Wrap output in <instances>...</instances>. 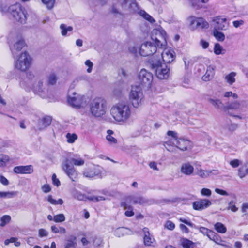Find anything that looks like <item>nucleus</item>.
<instances>
[{
  "instance_id": "nucleus-1",
  "label": "nucleus",
  "mask_w": 248,
  "mask_h": 248,
  "mask_svg": "<svg viewBox=\"0 0 248 248\" xmlns=\"http://www.w3.org/2000/svg\"><path fill=\"white\" fill-rule=\"evenodd\" d=\"M167 33L163 29H155L153 31L152 39L154 43L146 41L142 43L139 49L140 55L147 57L155 54L157 48H163L167 45Z\"/></svg>"
},
{
  "instance_id": "nucleus-2",
  "label": "nucleus",
  "mask_w": 248,
  "mask_h": 248,
  "mask_svg": "<svg viewBox=\"0 0 248 248\" xmlns=\"http://www.w3.org/2000/svg\"><path fill=\"white\" fill-rule=\"evenodd\" d=\"M10 19L21 24L26 23L28 14L26 10L20 4L16 3L10 6L7 10Z\"/></svg>"
},
{
  "instance_id": "nucleus-3",
  "label": "nucleus",
  "mask_w": 248,
  "mask_h": 248,
  "mask_svg": "<svg viewBox=\"0 0 248 248\" xmlns=\"http://www.w3.org/2000/svg\"><path fill=\"white\" fill-rule=\"evenodd\" d=\"M110 113L118 122H124L130 117L131 111L129 106L124 103H119L112 107Z\"/></svg>"
},
{
  "instance_id": "nucleus-4",
  "label": "nucleus",
  "mask_w": 248,
  "mask_h": 248,
  "mask_svg": "<svg viewBox=\"0 0 248 248\" xmlns=\"http://www.w3.org/2000/svg\"><path fill=\"white\" fill-rule=\"evenodd\" d=\"M90 109L91 114L94 117H101L106 112L107 102L103 98L96 97L90 103Z\"/></svg>"
},
{
  "instance_id": "nucleus-5",
  "label": "nucleus",
  "mask_w": 248,
  "mask_h": 248,
  "mask_svg": "<svg viewBox=\"0 0 248 248\" xmlns=\"http://www.w3.org/2000/svg\"><path fill=\"white\" fill-rule=\"evenodd\" d=\"M143 93L140 85L132 86L129 98L133 106L138 108L141 103Z\"/></svg>"
},
{
  "instance_id": "nucleus-6",
  "label": "nucleus",
  "mask_w": 248,
  "mask_h": 248,
  "mask_svg": "<svg viewBox=\"0 0 248 248\" xmlns=\"http://www.w3.org/2000/svg\"><path fill=\"white\" fill-rule=\"evenodd\" d=\"M31 58L27 52L22 53L15 62L16 69L25 71L28 69L31 64Z\"/></svg>"
},
{
  "instance_id": "nucleus-7",
  "label": "nucleus",
  "mask_w": 248,
  "mask_h": 248,
  "mask_svg": "<svg viewBox=\"0 0 248 248\" xmlns=\"http://www.w3.org/2000/svg\"><path fill=\"white\" fill-rule=\"evenodd\" d=\"M138 79L140 85L150 88L153 82V75L152 73L142 69L139 74Z\"/></svg>"
},
{
  "instance_id": "nucleus-8",
  "label": "nucleus",
  "mask_w": 248,
  "mask_h": 248,
  "mask_svg": "<svg viewBox=\"0 0 248 248\" xmlns=\"http://www.w3.org/2000/svg\"><path fill=\"white\" fill-rule=\"evenodd\" d=\"M190 26L193 30L208 29L209 23L202 17L191 16L189 17Z\"/></svg>"
},
{
  "instance_id": "nucleus-9",
  "label": "nucleus",
  "mask_w": 248,
  "mask_h": 248,
  "mask_svg": "<svg viewBox=\"0 0 248 248\" xmlns=\"http://www.w3.org/2000/svg\"><path fill=\"white\" fill-rule=\"evenodd\" d=\"M62 167L64 172L72 181H75L78 177V173L69 159H66L62 164Z\"/></svg>"
},
{
  "instance_id": "nucleus-10",
  "label": "nucleus",
  "mask_w": 248,
  "mask_h": 248,
  "mask_svg": "<svg viewBox=\"0 0 248 248\" xmlns=\"http://www.w3.org/2000/svg\"><path fill=\"white\" fill-rule=\"evenodd\" d=\"M33 91L35 94L43 98L46 97L48 95V90L46 88V85L44 86L43 82L41 80H39L33 85Z\"/></svg>"
},
{
  "instance_id": "nucleus-11",
  "label": "nucleus",
  "mask_w": 248,
  "mask_h": 248,
  "mask_svg": "<svg viewBox=\"0 0 248 248\" xmlns=\"http://www.w3.org/2000/svg\"><path fill=\"white\" fill-rule=\"evenodd\" d=\"M83 175L88 178H93L97 176L102 178L101 170L98 166H93L86 169L83 172Z\"/></svg>"
},
{
  "instance_id": "nucleus-12",
  "label": "nucleus",
  "mask_w": 248,
  "mask_h": 248,
  "mask_svg": "<svg viewBox=\"0 0 248 248\" xmlns=\"http://www.w3.org/2000/svg\"><path fill=\"white\" fill-rule=\"evenodd\" d=\"M72 95H68L67 101L72 107L80 108L82 104V97L77 94L76 92L72 93Z\"/></svg>"
},
{
  "instance_id": "nucleus-13",
  "label": "nucleus",
  "mask_w": 248,
  "mask_h": 248,
  "mask_svg": "<svg viewBox=\"0 0 248 248\" xmlns=\"http://www.w3.org/2000/svg\"><path fill=\"white\" fill-rule=\"evenodd\" d=\"M211 205V202L209 200L203 199H200L193 203V208L196 210H202L207 208Z\"/></svg>"
},
{
  "instance_id": "nucleus-14",
  "label": "nucleus",
  "mask_w": 248,
  "mask_h": 248,
  "mask_svg": "<svg viewBox=\"0 0 248 248\" xmlns=\"http://www.w3.org/2000/svg\"><path fill=\"white\" fill-rule=\"evenodd\" d=\"M170 69L165 64L155 69V74L157 77L160 79H167L169 76Z\"/></svg>"
},
{
  "instance_id": "nucleus-15",
  "label": "nucleus",
  "mask_w": 248,
  "mask_h": 248,
  "mask_svg": "<svg viewBox=\"0 0 248 248\" xmlns=\"http://www.w3.org/2000/svg\"><path fill=\"white\" fill-rule=\"evenodd\" d=\"M13 171L16 174H31L33 172L32 165L18 166L15 167Z\"/></svg>"
},
{
  "instance_id": "nucleus-16",
  "label": "nucleus",
  "mask_w": 248,
  "mask_h": 248,
  "mask_svg": "<svg viewBox=\"0 0 248 248\" xmlns=\"http://www.w3.org/2000/svg\"><path fill=\"white\" fill-rule=\"evenodd\" d=\"M214 21L216 22L214 30H226L227 29L228 24L227 22L226 18H222L220 16L216 17Z\"/></svg>"
},
{
  "instance_id": "nucleus-17",
  "label": "nucleus",
  "mask_w": 248,
  "mask_h": 248,
  "mask_svg": "<svg viewBox=\"0 0 248 248\" xmlns=\"http://www.w3.org/2000/svg\"><path fill=\"white\" fill-rule=\"evenodd\" d=\"M161 59L164 62L170 63L175 58V52L173 50H165L161 53Z\"/></svg>"
},
{
  "instance_id": "nucleus-18",
  "label": "nucleus",
  "mask_w": 248,
  "mask_h": 248,
  "mask_svg": "<svg viewBox=\"0 0 248 248\" xmlns=\"http://www.w3.org/2000/svg\"><path fill=\"white\" fill-rule=\"evenodd\" d=\"M126 201L134 204H139L140 205H142L147 202V200L141 196H128L126 197Z\"/></svg>"
},
{
  "instance_id": "nucleus-19",
  "label": "nucleus",
  "mask_w": 248,
  "mask_h": 248,
  "mask_svg": "<svg viewBox=\"0 0 248 248\" xmlns=\"http://www.w3.org/2000/svg\"><path fill=\"white\" fill-rule=\"evenodd\" d=\"M144 232L143 242L145 246H150L154 241V239L152 235H150L149 229L147 228L143 229Z\"/></svg>"
},
{
  "instance_id": "nucleus-20",
  "label": "nucleus",
  "mask_w": 248,
  "mask_h": 248,
  "mask_svg": "<svg viewBox=\"0 0 248 248\" xmlns=\"http://www.w3.org/2000/svg\"><path fill=\"white\" fill-rule=\"evenodd\" d=\"M193 167L189 163H184L181 166V172L186 175H190L193 172Z\"/></svg>"
},
{
  "instance_id": "nucleus-21",
  "label": "nucleus",
  "mask_w": 248,
  "mask_h": 248,
  "mask_svg": "<svg viewBox=\"0 0 248 248\" xmlns=\"http://www.w3.org/2000/svg\"><path fill=\"white\" fill-rule=\"evenodd\" d=\"M189 140L179 138L176 140V146L182 151H186L187 150V146L189 145Z\"/></svg>"
},
{
  "instance_id": "nucleus-22",
  "label": "nucleus",
  "mask_w": 248,
  "mask_h": 248,
  "mask_svg": "<svg viewBox=\"0 0 248 248\" xmlns=\"http://www.w3.org/2000/svg\"><path fill=\"white\" fill-rule=\"evenodd\" d=\"M161 56H159L156 58L153 57L149 60V62L152 69L155 70L163 65L161 64Z\"/></svg>"
},
{
  "instance_id": "nucleus-23",
  "label": "nucleus",
  "mask_w": 248,
  "mask_h": 248,
  "mask_svg": "<svg viewBox=\"0 0 248 248\" xmlns=\"http://www.w3.org/2000/svg\"><path fill=\"white\" fill-rule=\"evenodd\" d=\"M240 103L237 101H235L232 102H227L225 105L224 108V111H227L230 109L236 110L240 108Z\"/></svg>"
},
{
  "instance_id": "nucleus-24",
  "label": "nucleus",
  "mask_w": 248,
  "mask_h": 248,
  "mask_svg": "<svg viewBox=\"0 0 248 248\" xmlns=\"http://www.w3.org/2000/svg\"><path fill=\"white\" fill-rule=\"evenodd\" d=\"M25 41L23 39H20L17 41L14 45L13 47H11L10 49L13 55L16 53V51H20L25 46Z\"/></svg>"
},
{
  "instance_id": "nucleus-25",
  "label": "nucleus",
  "mask_w": 248,
  "mask_h": 248,
  "mask_svg": "<svg viewBox=\"0 0 248 248\" xmlns=\"http://www.w3.org/2000/svg\"><path fill=\"white\" fill-rule=\"evenodd\" d=\"M214 69L213 67L211 66L207 67L206 73L202 77V79L205 81H210L214 74Z\"/></svg>"
},
{
  "instance_id": "nucleus-26",
  "label": "nucleus",
  "mask_w": 248,
  "mask_h": 248,
  "mask_svg": "<svg viewBox=\"0 0 248 248\" xmlns=\"http://www.w3.org/2000/svg\"><path fill=\"white\" fill-rule=\"evenodd\" d=\"M180 242L184 248H194L195 247V243L186 238H181Z\"/></svg>"
},
{
  "instance_id": "nucleus-27",
  "label": "nucleus",
  "mask_w": 248,
  "mask_h": 248,
  "mask_svg": "<svg viewBox=\"0 0 248 248\" xmlns=\"http://www.w3.org/2000/svg\"><path fill=\"white\" fill-rule=\"evenodd\" d=\"M211 240L217 244L221 245L223 241L219 235L212 231L208 237Z\"/></svg>"
},
{
  "instance_id": "nucleus-28",
  "label": "nucleus",
  "mask_w": 248,
  "mask_h": 248,
  "mask_svg": "<svg viewBox=\"0 0 248 248\" xmlns=\"http://www.w3.org/2000/svg\"><path fill=\"white\" fill-rule=\"evenodd\" d=\"M209 102L212 104L215 108L220 109L224 111L225 105L219 99H209Z\"/></svg>"
},
{
  "instance_id": "nucleus-29",
  "label": "nucleus",
  "mask_w": 248,
  "mask_h": 248,
  "mask_svg": "<svg viewBox=\"0 0 248 248\" xmlns=\"http://www.w3.org/2000/svg\"><path fill=\"white\" fill-rule=\"evenodd\" d=\"M76 237L74 235H71L70 238L66 241V243L64 245V248H75L77 245L76 242Z\"/></svg>"
},
{
  "instance_id": "nucleus-30",
  "label": "nucleus",
  "mask_w": 248,
  "mask_h": 248,
  "mask_svg": "<svg viewBox=\"0 0 248 248\" xmlns=\"http://www.w3.org/2000/svg\"><path fill=\"white\" fill-rule=\"evenodd\" d=\"M17 191H0V198H12L17 195Z\"/></svg>"
},
{
  "instance_id": "nucleus-31",
  "label": "nucleus",
  "mask_w": 248,
  "mask_h": 248,
  "mask_svg": "<svg viewBox=\"0 0 248 248\" xmlns=\"http://www.w3.org/2000/svg\"><path fill=\"white\" fill-rule=\"evenodd\" d=\"M214 229L218 232L225 233L227 232V228L221 222H217L214 224Z\"/></svg>"
},
{
  "instance_id": "nucleus-32",
  "label": "nucleus",
  "mask_w": 248,
  "mask_h": 248,
  "mask_svg": "<svg viewBox=\"0 0 248 248\" xmlns=\"http://www.w3.org/2000/svg\"><path fill=\"white\" fill-rule=\"evenodd\" d=\"M213 35L218 41L222 42L225 40V36L224 34L218 31V30H213Z\"/></svg>"
},
{
  "instance_id": "nucleus-33",
  "label": "nucleus",
  "mask_w": 248,
  "mask_h": 248,
  "mask_svg": "<svg viewBox=\"0 0 248 248\" xmlns=\"http://www.w3.org/2000/svg\"><path fill=\"white\" fill-rule=\"evenodd\" d=\"M214 52L216 55L224 54L225 50L219 43H216L214 45Z\"/></svg>"
},
{
  "instance_id": "nucleus-34",
  "label": "nucleus",
  "mask_w": 248,
  "mask_h": 248,
  "mask_svg": "<svg viewBox=\"0 0 248 248\" xmlns=\"http://www.w3.org/2000/svg\"><path fill=\"white\" fill-rule=\"evenodd\" d=\"M139 14L141 16L150 22L154 23L155 22L154 19L150 15L147 14L145 11L140 10L139 12Z\"/></svg>"
},
{
  "instance_id": "nucleus-35",
  "label": "nucleus",
  "mask_w": 248,
  "mask_h": 248,
  "mask_svg": "<svg viewBox=\"0 0 248 248\" xmlns=\"http://www.w3.org/2000/svg\"><path fill=\"white\" fill-rule=\"evenodd\" d=\"M9 160L10 157L8 155L4 154H0V167H5Z\"/></svg>"
},
{
  "instance_id": "nucleus-36",
  "label": "nucleus",
  "mask_w": 248,
  "mask_h": 248,
  "mask_svg": "<svg viewBox=\"0 0 248 248\" xmlns=\"http://www.w3.org/2000/svg\"><path fill=\"white\" fill-rule=\"evenodd\" d=\"M42 124H43L44 127H39V129L40 130H41L44 128H46V127H47L48 126H49L51 123L52 118L50 116H45L42 119Z\"/></svg>"
},
{
  "instance_id": "nucleus-37",
  "label": "nucleus",
  "mask_w": 248,
  "mask_h": 248,
  "mask_svg": "<svg viewBox=\"0 0 248 248\" xmlns=\"http://www.w3.org/2000/svg\"><path fill=\"white\" fill-rule=\"evenodd\" d=\"M236 75V73L232 72L225 77V79L228 83L232 85L235 81L234 77Z\"/></svg>"
},
{
  "instance_id": "nucleus-38",
  "label": "nucleus",
  "mask_w": 248,
  "mask_h": 248,
  "mask_svg": "<svg viewBox=\"0 0 248 248\" xmlns=\"http://www.w3.org/2000/svg\"><path fill=\"white\" fill-rule=\"evenodd\" d=\"M213 170H204L202 169L198 170L197 174L202 178L207 177L212 172Z\"/></svg>"
},
{
  "instance_id": "nucleus-39",
  "label": "nucleus",
  "mask_w": 248,
  "mask_h": 248,
  "mask_svg": "<svg viewBox=\"0 0 248 248\" xmlns=\"http://www.w3.org/2000/svg\"><path fill=\"white\" fill-rule=\"evenodd\" d=\"M11 217L9 215H4L0 218V226L4 227L11 220Z\"/></svg>"
},
{
  "instance_id": "nucleus-40",
  "label": "nucleus",
  "mask_w": 248,
  "mask_h": 248,
  "mask_svg": "<svg viewBox=\"0 0 248 248\" xmlns=\"http://www.w3.org/2000/svg\"><path fill=\"white\" fill-rule=\"evenodd\" d=\"M71 161V164L73 163L75 166H82L84 164V160L81 158H72L69 159Z\"/></svg>"
},
{
  "instance_id": "nucleus-41",
  "label": "nucleus",
  "mask_w": 248,
  "mask_h": 248,
  "mask_svg": "<svg viewBox=\"0 0 248 248\" xmlns=\"http://www.w3.org/2000/svg\"><path fill=\"white\" fill-rule=\"evenodd\" d=\"M86 199H88L90 201H93L94 202H97L100 201H103L105 200V198L103 196H86Z\"/></svg>"
},
{
  "instance_id": "nucleus-42",
  "label": "nucleus",
  "mask_w": 248,
  "mask_h": 248,
  "mask_svg": "<svg viewBox=\"0 0 248 248\" xmlns=\"http://www.w3.org/2000/svg\"><path fill=\"white\" fill-rule=\"evenodd\" d=\"M66 137L67 142L70 143L74 142L75 140L78 138V136L76 134H70L69 133L66 134Z\"/></svg>"
},
{
  "instance_id": "nucleus-43",
  "label": "nucleus",
  "mask_w": 248,
  "mask_h": 248,
  "mask_svg": "<svg viewBox=\"0 0 248 248\" xmlns=\"http://www.w3.org/2000/svg\"><path fill=\"white\" fill-rule=\"evenodd\" d=\"M57 77L54 74H51L48 77V84L53 85L57 81Z\"/></svg>"
},
{
  "instance_id": "nucleus-44",
  "label": "nucleus",
  "mask_w": 248,
  "mask_h": 248,
  "mask_svg": "<svg viewBox=\"0 0 248 248\" xmlns=\"http://www.w3.org/2000/svg\"><path fill=\"white\" fill-rule=\"evenodd\" d=\"M43 3L46 5L48 9L53 8L55 0H41Z\"/></svg>"
},
{
  "instance_id": "nucleus-45",
  "label": "nucleus",
  "mask_w": 248,
  "mask_h": 248,
  "mask_svg": "<svg viewBox=\"0 0 248 248\" xmlns=\"http://www.w3.org/2000/svg\"><path fill=\"white\" fill-rule=\"evenodd\" d=\"M65 220V217L63 214H60L54 216V221L55 222H62Z\"/></svg>"
},
{
  "instance_id": "nucleus-46",
  "label": "nucleus",
  "mask_w": 248,
  "mask_h": 248,
  "mask_svg": "<svg viewBox=\"0 0 248 248\" xmlns=\"http://www.w3.org/2000/svg\"><path fill=\"white\" fill-rule=\"evenodd\" d=\"M200 232L202 233L203 234L206 235L207 237L209 235V234L211 233L212 230H209L204 227H200L199 228Z\"/></svg>"
},
{
  "instance_id": "nucleus-47",
  "label": "nucleus",
  "mask_w": 248,
  "mask_h": 248,
  "mask_svg": "<svg viewBox=\"0 0 248 248\" xmlns=\"http://www.w3.org/2000/svg\"><path fill=\"white\" fill-rule=\"evenodd\" d=\"M201 194L202 196L209 197L211 195V191L208 188H202L201 191Z\"/></svg>"
},
{
  "instance_id": "nucleus-48",
  "label": "nucleus",
  "mask_w": 248,
  "mask_h": 248,
  "mask_svg": "<svg viewBox=\"0 0 248 248\" xmlns=\"http://www.w3.org/2000/svg\"><path fill=\"white\" fill-rule=\"evenodd\" d=\"M224 96L225 97H229L230 96H232L234 99H236L238 97V96L236 93H233L231 91L225 92L224 94Z\"/></svg>"
},
{
  "instance_id": "nucleus-49",
  "label": "nucleus",
  "mask_w": 248,
  "mask_h": 248,
  "mask_svg": "<svg viewBox=\"0 0 248 248\" xmlns=\"http://www.w3.org/2000/svg\"><path fill=\"white\" fill-rule=\"evenodd\" d=\"M192 6L194 8H199L201 7V1L200 0H190Z\"/></svg>"
},
{
  "instance_id": "nucleus-50",
  "label": "nucleus",
  "mask_w": 248,
  "mask_h": 248,
  "mask_svg": "<svg viewBox=\"0 0 248 248\" xmlns=\"http://www.w3.org/2000/svg\"><path fill=\"white\" fill-rule=\"evenodd\" d=\"M165 227L170 230H173L175 228V224L171 221H167L165 224Z\"/></svg>"
},
{
  "instance_id": "nucleus-51",
  "label": "nucleus",
  "mask_w": 248,
  "mask_h": 248,
  "mask_svg": "<svg viewBox=\"0 0 248 248\" xmlns=\"http://www.w3.org/2000/svg\"><path fill=\"white\" fill-rule=\"evenodd\" d=\"M228 209L231 210L232 212H236L238 210V208L235 205L233 201L229 202Z\"/></svg>"
},
{
  "instance_id": "nucleus-52",
  "label": "nucleus",
  "mask_w": 248,
  "mask_h": 248,
  "mask_svg": "<svg viewBox=\"0 0 248 248\" xmlns=\"http://www.w3.org/2000/svg\"><path fill=\"white\" fill-rule=\"evenodd\" d=\"M60 28L61 30L62 35V36H66L67 33V26L64 24H62Z\"/></svg>"
},
{
  "instance_id": "nucleus-53",
  "label": "nucleus",
  "mask_w": 248,
  "mask_h": 248,
  "mask_svg": "<svg viewBox=\"0 0 248 248\" xmlns=\"http://www.w3.org/2000/svg\"><path fill=\"white\" fill-rule=\"evenodd\" d=\"M52 183L54 185L59 186L61 183L59 181V180L57 178L56 175L55 174H53L52 176Z\"/></svg>"
},
{
  "instance_id": "nucleus-54",
  "label": "nucleus",
  "mask_w": 248,
  "mask_h": 248,
  "mask_svg": "<svg viewBox=\"0 0 248 248\" xmlns=\"http://www.w3.org/2000/svg\"><path fill=\"white\" fill-rule=\"evenodd\" d=\"M85 64L86 66H87L88 67V68L87 70V72L88 73H91L92 71V70L93 66V64L92 62L90 60H88L86 61Z\"/></svg>"
},
{
  "instance_id": "nucleus-55",
  "label": "nucleus",
  "mask_w": 248,
  "mask_h": 248,
  "mask_svg": "<svg viewBox=\"0 0 248 248\" xmlns=\"http://www.w3.org/2000/svg\"><path fill=\"white\" fill-rule=\"evenodd\" d=\"M42 190L44 193H47L51 191V188L49 185L45 184L42 186Z\"/></svg>"
},
{
  "instance_id": "nucleus-56",
  "label": "nucleus",
  "mask_w": 248,
  "mask_h": 248,
  "mask_svg": "<svg viewBox=\"0 0 248 248\" xmlns=\"http://www.w3.org/2000/svg\"><path fill=\"white\" fill-rule=\"evenodd\" d=\"M38 233L41 237H46L48 235V232L44 229H40L38 231Z\"/></svg>"
},
{
  "instance_id": "nucleus-57",
  "label": "nucleus",
  "mask_w": 248,
  "mask_h": 248,
  "mask_svg": "<svg viewBox=\"0 0 248 248\" xmlns=\"http://www.w3.org/2000/svg\"><path fill=\"white\" fill-rule=\"evenodd\" d=\"M238 127V124H230L228 125L227 128L228 130L230 131H233L235 130Z\"/></svg>"
},
{
  "instance_id": "nucleus-58",
  "label": "nucleus",
  "mask_w": 248,
  "mask_h": 248,
  "mask_svg": "<svg viewBox=\"0 0 248 248\" xmlns=\"http://www.w3.org/2000/svg\"><path fill=\"white\" fill-rule=\"evenodd\" d=\"M167 134L169 136H171L176 141L179 138L177 137V133L173 131H168Z\"/></svg>"
},
{
  "instance_id": "nucleus-59",
  "label": "nucleus",
  "mask_w": 248,
  "mask_h": 248,
  "mask_svg": "<svg viewBox=\"0 0 248 248\" xmlns=\"http://www.w3.org/2000/svg\"><path fill=\"white\" fill-rule=\"evenodd\" d=\"M180 221L186 224L187 225L190 226V227H194L195 228V225L192 223V222H191L190 221H189L188 220L185 219V218H180L179 219Z\"/></svg>"
},
{
  "instance_id": "nucleus-60",
  "label": "nucleus",
  "mask_w": 248,
  "mask_h": 248,
  "mask_svg": "<svg viewBox=\"0 0 248 248\" xmlns=\"http://www.w3.org/2000/svg\"><path fill=\"white\" fill-rule=\"evenodd\" d=\"M200 45L202 46V48L206 49L208 47L209 44L206 41L201 39L200 42Z\"/></svg>"
},
{
  "instance_id": "nucleus-61",
  "label": "nucleus",
  "mask_w": 248,
  "mask_h": 248,
  "mask_svg": "<svg viewBox=\"0 0 248 248\" xmlns=\"http://www.w3.org/2000/svg\"><path fill=\"white\" fill-rule=\"evenodd\" d=\"M0 182L4 186L9 185V181L3 175H0Z\"/></svg>"
},
{
  "instance_id": "nucleus-62",
  "label": "nucleus",
  "mask_w": 248,
  "mask_h": 248,
  "mask_svg": "<svg viewBox=\"0 0 248 248\" xmlns=\"http://www.w3.org/2000/svg\"><path fill=\"white\" fill-rule=\"evenodd\" d=\"M118 2L121 5L122 8H125L128 3L129 2V0H118Z\"/></svg>"
},
{
  "instance_id": "nucleus-63",
  "label": "nucleus",
  "mask_w": 248,
  "mask_h": 248,
  "mask_svg": "<svg viewBox=\"0 0 248 248\" xmlns=\"http://www.w3.org/2000/svg\"><path fill=\"white\" fill-rule=\"evenodd\" d=\"M107 140L110 143H117V140L113 137L111 135H107L106 136Z\"/></svg>"
},
{
  "instance_id": "nucleus-64",
  "label": "nucleus",
  "mask_w": 248,
  "mask_h": 248,
  "mask_svg": "<svg viewBox=\"0 0 248 248\" xmlns=\"http://www.w3.org/2000/svg\"><path fill=\"white\" fill-rule=\"evenodd\" d=\"M75 197L77 198L78 200H86V196L84 194H82L80 192L77 193L75 194Z\"/></svg>"
}]
</instances>
